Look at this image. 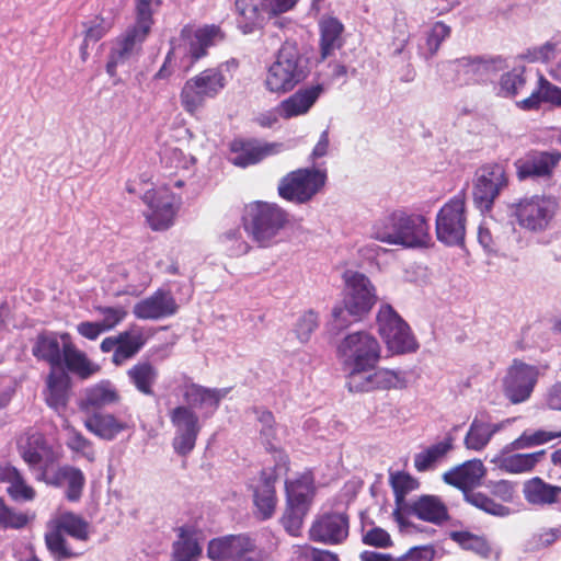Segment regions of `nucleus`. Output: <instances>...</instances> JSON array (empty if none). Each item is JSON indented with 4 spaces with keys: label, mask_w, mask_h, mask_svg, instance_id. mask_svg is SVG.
<instances>
[{
    "label": "nucleus",
    "mask_w": 561,
    "mask_h": 561,
    "mask_svg": "<svg viewBox=\"0 0 561 561\" xmlns=\"http://www.w3.org/2000/svg\"><path fill=\"white\" fill-rule=\"evenodd\" d=\"M32 355L49 366L45 379V402L58 413L68 407L73 378L85 381L101 369L77 347L68 332L42 330L33 341Z\"/></svg>",
    "instance_id": "1"
},
{
    "label": "nucleus",
    "mask_w": 561,
    "mask_h": 561,
    "mask_svg": "<svg viewBox=\"0 0 561 561\" xmlns=\"http://www.w3.org/2000/svg\"><path fill=\"white\" fill-rule=\"evenodd\" d=\"M376 288L368 276L354 272L345 278L343 299L332 309L328 330L339 334L352 323L363 320L377 302Z\"/></svg>",
    "instance_id": "2"
},
{
    "label": "nucleus",
    "mask_w": 561,
    "mask_h": 561,
    "mask_svg": "<svg viewBox=\"0 0 561 561\" xmlns=\"http://www.w3.org/2000/svg\"><path fill=\"white\" fill-rule=\"evenodd\" d=\"M373 237L390 245L405 249H422L431 244L427 219L415 213L397 209L382 218L373 228Z\"/></svg>",
    "instance_id": "3"
},
{
    "label": "nucleus",
    "mask_w": 561,
    "mask_h": 561,
    "mask_svg": "<svg viewBox=\"0 0 561 561\" xmlns=\"http://www.w3.org/2000/svg\"><path fill=\"white\" fill-rule=\"evenodd\" d=\"M311 71L310 58L295 41H285L268 66L265 89L278 95L293 91Z\"/></svg>",
    "instance_id": "4"
},
{
    "label": "nucleus",
    "mask_w": 561,
    "mask_h": 561,
    "mask_svg": "<svg viewBox=\"0 0 561 561\" xmlns=\"http://www.w3.org/2000/svg\"><path fill=\"white\" fill-rule=\"evenodd\" d=\"M288 222V213L276 203L252 202L245 206L242 215L245 232L263 248L270 247Z\"/></svg>",
    "instance_id": "5"
},
{
    "label": "nucleus",
    "mask_w": 561,
    "mask_h": 561,
    "mask_svg": "<svg viewBox=\"0 0 561 561\" xmlns=\"http://www.w3.org/2000/svg\"><path fill=\"white\" fill-rule=\"evenodd\" d=\"M336 355L348 373H368L381 358L378 340L367 331L348 333L336 347Z\"/></svg>",
    "instance_id": "6"
},
{
    "label": "nucleus",
    "mask_w": 561,
    "mask_h": 561,
    "mask_svg": "<svg viewBox=\"0 0 561 561\" xmlns=\"http://www.w3.org/2000/svg\"><path fill=\"white\" fill-rule=\"evenodd\" d=\"M327 172L316 168H300L284 175L277 193L283 199L302 205L310 202L325 185Z\"/></svg>",
    "instance_id": "7"
},
{
    "label": "nucleus",
    "mask_w": 561,
    "mask_h": 561,
    "mask_svg": "<svg viewBox=\"0 0 561 561\" xmlns=\"http://www.w3.org/2000/svg\"><path fill=\"white\" fill-rule=\"evenodd\" d=\"M376 322L378 333L391 353L407 354L413 353L419 348L410 325L391 305L383 304L380 306Z\"/></svg>",
    "instance_id": "8"
},
{
    "label": "nucleus",
    "mask_w": 561,
    "mask_h": 561,
    "mask_svg": "<svg viewBox=\"0 0 561 561\" xmlns=\"http://www.w3.org/2000/svg\"><path fill=\"white\" fill-rule=\"evenodd\" d=\"M206 552L211 561H263L256 539L248 533L213 538Z\"/></svg>",
    "instance_id": "9"
},
{
    "label": "nucleus",
    "mask_w": 561,
    "mask_h": 561,
    "mask_svg": "<svg viewBox=\"0 0 561 561\" xmlns=\"http://www.w3.org/2000/svg\"><path fill=\"white\" fill-rule=\"evenodd\" d=\"M557 208L558 202L554 197L533 195L510 205V213L520 227L536 232L548 227Z\"/></svg>",
    "instance_id": "10"
},
{
    "label": "nucleus",
    "mask_w": 561,
    "mask_h": 561,
    "mask_svg": "<svg viewBox=\"0 0 561 561\" xmlns=\"http://www.w3.org/2000/svg\"><path fill=\"white\" fill-rule=\"evenodd\" d=\"M465 194L451 197L436 215V238L448 247H462L466 236Z\"/></svg>",
    "instance_id": "11"
},
{
    "label": "nucleus",
    "mask_w": 561,
    "mask_h": 561,
    "mask_svg": "<svg viewBox=\"0 0 561 561\" xmlns=\"http://www.w3.org/2000/svg\"><path fill=\"white\" fill-rule=\"evenodd\" d=\"M225 85V76L219 70L206 69L184 83L180 93L181 104L187 113L193 114L207 100L215 99Z\"/></svg>",
    "instance_id": "12"
},
{
    "label": "nucleus",
    "mask_w": 561,
    "mask_h": 561,
    "mask_svg": "<svg viewBox=\"0 0 561 561\" xmlns=\"http://www.w3.org/2000/svg\"><path fill=\"white\" fill-rule=\"evenodd\" d=\"M508 175L504 165L500 163H486L476 173L472 197L476 208L482 214L490 213L494 201L500 193L508 186Z\"/></svg>",
    "instance_id": "13"
},
{
    "label": "nucleus",
    "mask_w": 561,
    "mask_h": 561,
    "mask_svg": "<svg viewBox=\"0 0 561 561\" xmlns=\"http://www.w3.org/2000/svg\"><path fill=\"white\" fill-rule=\"evenodd\" d=\"M539 368L514 358L502 379V392L512 404L526 402L539 379Z\"/></svg>",
    "instance_id": "14"
},
{
    "label": "nucleus",
    "mask_w": 561,
    "mask_h": 561,
    "mask_svg": "<svg viewBox=\"0 0 561 561\" xmlns=\"http://www.w3.org/2000/svg\"><path fill=\"white\" fill-rule=\"evenodd\" d=\"M150 30L146 26L133 24L127 30L116 37L107 57L105 70L107 75L115 78L114 84L122 82V79L117 77V67L126 62L134 53H139L141 46L149 35Z\"/></svg>",
    "instance_id": "15"
},
{
    "label": "nucleus",
    "mask_w": 561,
    "mask_h": 561,
    "mask_svg": "<svg viewBox=\"0 0 561 561\" xmlns=\"http://www.w3.org/2000/svg\"><path fill=\"white\" fill-rule=\"evenodd\" d=\"M170 420L175 427L172 439L174 453L181 457H186L195 448L201 432L198 415L188 407H176L171 411Z\"/></svg>",
    "instance_id": "16"
},
{
    "label": "nucleus",
    "mask_w": 561,
    "mask_h": 561,
    "mask_svg": "<svg viewBox=\"0 0 561 561\" xmlns=\"http://www.w3.org/2000/svg\"><path fill=\"white\" fill-rule=\"evenodd\" d=\"M560 161L561 152L558 150H530L514 161L516 178L519 182L550 178Z\"/></svg>",
    "instance_id": "17"
},
{
    "label": "nucleus",
    "mask_w": 561,
    "mask_h": 561,
    "mask_svg": "<svg viewBox=\"0 0 561 561\" xmlns=\"http://www.w3.org/2000/svg\"><path fill=\"white\" fill-rule=\"evenodd\" d=\"M121 400V393L114 382L102 379L82 390L77 405L81 413L88 415L105 411L106 408L118 404Z\"/></svg>",
    "instance_id": "18"
},
{
    "label": "nucleus",
    "mask_w": 561,
    "mask_h": 561,
    "mask_svg": "<svg viewBox=\"0 0 561 561\" xmlns=\"http://www.w3.org/2000/svg\"><path fill=\"white\" fill-rule=\"evenodd\" d=\"M458 72L467 76L468 81L486 83L497 72L506 69V59L502 56H465L455 61Z\"/></svg>",
    "instance_id": "19"
},
{
    "label": "nucleus",
    "mask_w": 561,
    "mask_h": 561,
    "mask_svg": "<svg viewBox=\"0 0 561 561\" xmlns=\"http://www.w3.org/2000/svg\"><path fill=\"white\" fill-rule=\"evenodd\" d=\"M350 519L345 513H329L313 522L310 538L327 545H340L348 537Z\"/></svg>",
    "instance_id": "20"
},
{
    "label": "nucleus",
    "mask_w": 561,
    "mask_h": 561,
    "mask_svg": "<svg viewBox=\"0 0 561 561\" xmlns=\"http://www.w3.org/2000/svg\"><path fill=\"white\" fill-rule=\"evenodd\" d=\"M179 306L169 290L158 289L151 296L139 300L133 313L141 320H159L176 313Z\"/></svg>",
    "instance_id": "21"
},
{
    "label": "nucleus",
    "mask_w": 561,
    "mask_h": 561,
    "mask_svg": "<svg viewBox=\"0 0 561 561\" xmlns=\"http://www.w3.org/2000/svg\"><path fill=\"white\" fill-rule=\"evenodd\" d=\"M324 92L322 83L300 88L277 106L278 115L284 119L307 114Z\"/></svg>",
    "instance_id": "22"
},
{
    "label": "nucleus",
    "mask_w": 561,
    "mask_h": 561,
    "mask_svg": "<svg viewBox=\"0 0 561 561\" xmlns=\"http://www.w3.org/2000/svg\"><path fill=\"white\" fill-rule=\"evenodd\" d=\"M484 474L483 462L480 459H471L445 472L443 480L462 491L465 495L466 492L472 491V488L480 485Z\"/></svg>",
    "instance_id": "23"
},
{
    "label": "nucleus",
    "mask_w": 561,
    "mask_h": 561,
    "mask_svg": "<svg viewBox=\"0 0 561 561\" xmlns=\"http://www.w3.org/2000/svg\"><path fill=\"white\" fill-rule=\"evenodd\" d=\"M408 513L438 526L450 519L446 504L437 495H421L409 505Z\"/></svg>",
    "instance_id": "24"
},
{
    "label": "nucleus",
    "mask_w": 561,
    "mask_h": 561,
    "mask_svg": "<svg viewBox=\"0 0 561 561\" xmlns=\"http://www.w3.org/2000/svg\"><path fill=\"white\" fill-rule=\"evenodd\" d=\"M84 427L100 439L112 442L121 433L129 428V425L105 411L84 415Z\"/></svg>",
    "instance_id": "25"
},
{
    "label": "nucleus",
    "mask_w": 561,
    "mask_h": 561,
    "mask_svg": "<svg viewBox=\"0 0 561 561\" xmlns=\"http://www.w3.org/2000/svg\"><path fill=\"white\" fill-rule=\"evenodd\" d=\"M277 477L274 469H262L260 483L254 490L253 501L261 519L265 520L273 516L277 503L275 483Z\"/></svg>",
    "instance_id": "26"
},
{
    "label": "nucleus",
    "mask_w": 561,
    "mask_h": 561,
    "mask_svg": "<svg viewBox=\"0 0 561 561\" xmlns=\"http://www.w3.org/2000/svg\"><path fill=\"white\" fill-rule=\"evenodd\" d=\"M229 389L222 388H207L202 385L191 382L185 385L183 398L187 403L186 407L191 408H208L210 413H214L220 401L228 394Z\"/></svg>",
    "instance_id": "27"
},
{
    "label": "nucleus",
    "mask_w": 561,
    "mask_h": 561,
    "mask_svg": "<svg viewBox=\"0 0 561 561\" xmlns=\"http://www.w3.org/2000/svg\"><path fill=\"white\" fill-rule=\"evenodd\" d=\"M18 450L30 469L39 467L44 458L53 453L45 435L37 431L26 433L25 439L18 444Z\"/></svg>",
    "instance_id": "28"
},
{
    "label": "nucleus",
    "mask_w": 561,
    "mask_h": 561,
    "mask_svg": "<svg viewBox=\"0 0 561 561\" xmlns=\"http://www.w3.org/2000/svg\"><path fill=\"white\" fill-rule=\"evenodd\" d=\"M321 60L332 56L335 49L343 46V23L335 16L323 18L319 23Z\"/></svg>",
    "instance_id": "29"
},
{
    "label": "nucleus",
    "mask_w": 561,
    "mask_h": 561,
    "mask_svg": "<svg viewBox=\"0 0 561 561\" xmlns=\"http://www.w3.org/2000/svg\"><path fill=\"white\" fill-rule=\"evenodd\" d=\"M118 345L113 353L112 362L119 366L127 359L134 357L146 344V337L141 328L134 324L118 335Z\"/></svg>",
    "instance_id": "30"
},
{
    "label": "nucleus",
    "mask_w": 561,
    "mask_h": 561,
    "mask_svg": "<svg viewBox=\"0 0 561 561\" xmlns=\"http://www.w3.org/2000/svg\"><path fill=\"white\" fill-rule=\"evenodd\" d=\"M149 206L151 213L147 216V220L153 230H165L173 224L175 216L173 196L157 195L150 201Z\"/></svg>",
    "instance_id": "31"
},
{
    "label": "nucleus",
    "mask_w": 561,
    "mask_h": 561,
    "mask_svg": "<svg viewBox=\"0 0 561 561\" xmlns=\"http://www.w3.org/2000/svg\"><path fill=\"white\" fill-rule=\"evenodd\" d=\"M523 492L528 503L543 506L558 502L561 486L549 484L541 478L535 477L525 482Z\"/></svg>",
    "instance_id": "32"
},
{
    "label": "nucleus",
    "mask_w": 561,
    "mask_h": 561,
    "mask_svg": "<svg viewBox=\"0 0 561 561\" xmlns=\"http://www.w3.org/2000/svg\"><path fill=\"white\" fill-rule=\"evenodd\" d=\"M502 430V424H493L476 416L465 436L467 449L480 451L486 447L495 433Z\"/></svg>",
    "instance_id": "33"
},
{
    "label": "nucleus",
    "mask_w": 561,
    "mask_h": 561,
    "mask_svg": "<svg viewBox=\"0 0 561 561\" xmlns=\"http://www.w3.org/2000/svg\"><path fill=\"white\" fill-rule=\"evenodd\" d=\"M238 12L237 27L244 35L252 34L262 27L263 16L261 5L254 0H236Z\"/></svg>",
    "instance_id": "34"
},
{
    "label": "nucleus",
    "mask_w": 561,
    "mask_h": 561,
    "mask_svg": "<svg viewBox=\"0 0 561 561\" xmlns=\"http://www.w3.org/2000/svg\"><path fill=\"white\" fill-rule=\"evenodd\" d=\"M507 454L502 451L499 458V468L510 473H522L531 471L545 457L546 450L542 449L530 454Z\"/></svg>",
    "instance_id": "35"
},
{
    "label": "nucleus",
    "mask_w": 561,
    "mask_h": 561,
    "mask_svg": "<svg viewBox=\"0 0 561 561\" xmlns=\"http://www.w3.org/2000/svg\"><path fill=\"white\" fill-rule=\"evenodd\" d=\"M131 385L145 396H153V385L158 378V370L150 362H139L127 370Z\"/></svg>",
    "instance_id": "36"
},
{
    "label": "nucleus",
    "mask_w": 561,
    "mask_h": 561,
    "mask_svg": "<svg viewBox=\"0 0 561 561\" xmlns=\"http://www.w3.org/2000/svg\"><path fill=\"white\" fill-rule=\"evenodd\" d=\"M449 538L462 550L471 551L481 558H489L492 553V546L483 535H476L468 530H453Z\"/></svg>",
    "instance_id": "37"
},
{
    "label": "nucleus",
    "mask_w": 561,
    "mask_h": 561,
    "mask_svg": "<svg viewBox=\"0 0 561 561\" xmlns=\"http://www.w3.org/2000/svg\"><path fill=\"white\" fill-rule=\"evenodd\" d=\"M453 437L446 436L444 440L433 444L414 457V467L419 472H425L433 468L434 463L445 457L453 449Z\"/></svg>",
    "instance_id": "38"
},
{
    "label": "nucleus",
    "mask_w": 561,
    "mask_h": 561,
    "mask_svg": "<svg viewBox=\"0 0 561 561\" xmlns=\"http://www.w3.org/2000/svg\"><path fill=\"white\" fill-rule=\"evenodd\" d=\"M230 151L234 154L230 161L236 167L247 168L262 161L257 145L250 140L234 139L230 144Z\"/></svg>",
    "instance_id": "39"
},
{
    "label": "nucleus",
    "mask_w": 561,
    "mask_h": 561,
    "mask_svg": "<svg viewBox=\"0 0 561 561\" xmlns=\"http://www.w3.org/2000/svg\"><path fill=\"white\" fill-rule=\"evenodd\" d=\"M55 526L64 534L85 541L89 539V523L73 512H65L56 519Z\"/></svg>",
    "instance_id": "40"
},
{
    "label": "nucleus",
    "mask_w": 561,
    "mask_h": 561,
    "mask_svg": "<svg viewBox=\"0 0 561 561\" xmlns=\"http://www.w3.org/2000/svg\"><path fill=\"white\" fill-rule=\"evenodd\" d=\"M451 28L443 21L433 24L426 35L424 48H420V56L426 61L431 60L438 53L443 42L450 37Z\"/></svg>",
    "instance_id": "41"
},
{
    "label": "nucleus",
    "mask_w": 561,
    "mask_h": 561,
    "mask_svg": "<svg viewBox=\"0 0 561 561\" xmlns=\"http://www.w3.org/2000/svg\"><path fill=\"white\" fill-rule=\"evenodd\" d=\"M560 436L561 433L547 432L543 430L531 432L529 430H526L522 433L519 437L514 439L511 444L506 445L503 448V453H511L512 450L526 449L539 446Z\"/></svg>",
    "instance_id": "42"
},
{
    "label": "nucleus",
    "mask_w": 561,
    "mask_h": 561,
    "mask_svg": "<svg viewBox=\"0 0 561 561\" xmlns=\"http://www.w3.org/2000/svg\"><path fill=\"white\" fill-rule=\"evenodd\" d=\"M463 499L472 506L492 516L505 517L508 516L512 511L508 506L495 502L492 497L480 491L466 492Z\"/></svg>",
    "instance_id": "43"
},
{
    "label": "nucleus",
    "mask_w": 561,
    "mask_h": 561,
    "mask_svg": "<svg viewBox=\"0 0 561 561\" xmlns=\"http://www.w3.org/2000/svg\"><path fill=\"white\" fill-rule=\"evenodd\" d=\"M45 545L50 554L58 561L77 556V553L69 548L64 533L56 526L45 534Z\"/></svg>",
    "instance_id": "44"
},
{
    "label": "nucleus",
    "mask_w": 561,
    "mask_h": 561,
    "mask_svg": "<svg viewBox=\"0 0 561 561\" xmlns=\"http://www.w3.org/2000/svg\"><path fill=\"white\" fill-rule=\"evenodd\" d=\"M524 72L525 67H519L503 73L500 78V91L497 94L503 98L516 96L519 89L526 84Z\"/></svg>",
    "instance_id": "45"
},
{
    "label": "nucleus",
    "mask_w": 561,
    "mask_h": 561,
    "mask_svg": "<svg viewBox=\"0 0 561 561\" xmlns=\"http://www.w3.org/2000/svg\"><path fill=\"white\" fill-rule=\"evenodd\" d=\"M377 390L403 389L407 387V379L401 370L387 368H374Z\"/></svg>",
    "instance_id": "46"
},
{
    "label": "nucleus",
    "mask_w": 561,
    "mask_h": 561,
    "mask_svg": "<svg viewBox=\"0 0 561 561\" xmlns=\"http://www.w3.org/2000/svg\"><path fill=\"white\" fill-rule=\"evenodd\" d=\"M369 524L371 526L369 529H366L364 524L362 525V542L366 546L379 549L391 547L392 540L390 534L386 529L376 526L373 520Z\"/></svg>",
    "instance_id": "47"
},
{
    "label": "nucleus",
    "mask_w": 561,
    "mask_h": 561,
    "mask_svg": "<svg viewBox=\"0 0 561 561\" xmlns=\"http://www.w3.org/2000/svg\"><path fill=\"white\" fill-rule=\"evenodd\" d=\"M291 561H340V558L332 551L305 545L294 550Z\"/></svg>",
    "instance_id": "48"
},
{
    "label": "nucleus",
    "mask_w": 561,
    "mask_h": 561,
    "mask_svg": "<svg viewBox=\"0 0 561 561\" xmlns=\"http://www.w3.org/2000/svg\"><path fill=\"white\" fill-rule=\"evenodd\" d=\"M220 241L226 245L230 256H240L250 250V245L242 239L240 228L227 230L220 236Z\"/></svg>",
    "instance_id": "49"
},
{
    "label": "nucleus",
    "mask_w": 561,
    "mask_h": 561,
    "mask_svg": "<svg viewBox=\"0 0 561 561\" xmlns=\"http://www.w3.org/2000/svg\"><path fill=\"white\" fill-rule=\"evenodd\" d=\"M201 552L202 549L198 542L191 537H186L173 543L171 561H192Z\"/></svg>",
    "instance_id": "50"
},
{
    "label": "nucleus",
    "mask_w": 561,
    "mask_h": 561,
    "mask_svg": "<svg viewBox=\"0 0 561 561\" xmlns=\"http://www.w3.org/2000/svg\"><path fill=\"white\" fill-rule=\"evenodd\" d=\"M308 512L305 508L286 504V510L280 519L285 530L290 535H298Z\"/></svg>",
    "instance_id": "51"
},
{
    "label": "nucleus",
    "mask_w": 561,
    "mask_h": 561,
    "mask_svg": "<svg viewBox=\"0 0 561 561\" xmlns=\"http://www.w3.org/2000/svg\"><path fill=\"white\" fill-rule=\"evenodd\" d=\"M69 473L66 479L67 489L65 497L69 502H78L82 496V491L85 484V478L81 469L77 467L69 468Z\"/></svg>",
    "instance_id": "52"
},
{
    "label": "nucleus",
    "mask_w": 561,
    "mask_h": 561,
    "mask_svg": "<svg viewBox=\"0 0 561 561\" xmlns=\"http://www.w3.org/2000/svg\"><path fill=\"white\" fill-rule=\"evenodd\" d=\"M319 327V316L313 310L306 311L297 321L295 333L301 343H307Z\"/></svg>",
    "instance_id": "53"
},
{
    "label": "nucleus",
    "mask_w": 561,
    "mask_h": 561,
    "mask_svg": "<svg viewBox=\"0 0 561 561\" xmlns=\"http://www.w3.org/2000/svg\"><path fill=\"white\" fill-rule=\"evenodd\" d=\"M73 466L58 467L56 470H49L47 465L39 466L36 474V480L45 482L47 485L60 488L66 483L69 468Z\"/></svg>",
    "instance_id": "54"
},
{
    "label": "nucleus",
    "mask_w": 561,
    "mask_h": 561,
    "mask_svg": "<svg viewBox=\"0 0 561 561\" xmlns=\"http://www.w3.org/2000/svg\"><path fill=\"white\" fill-rule=\"evenodd\" d=\"M375 371L363 376V373H348L346 388L351 392H370L377 390Z\"/></svg>",
    "instance_id": "55"
},
{
    "label": "nucleus",
    "mask_w": 561,
    "mask_h": 561,
    "mask_svg": "<svg viewBox=\"0 0 561 561\" xmlns=\"http://www.w3.org/2000/svg\"><path fill=\"white\" fill-rule=\"evenodd\" d=\"M7 493L15 502H30L36 496L34 488L25 482L22 473L10 483L7 488Z\"/></svg>",
    "instance_id": "56"
},
{
    "label": "nucleus",
    "mask_w": 561,
    "mask_h": 561,
    "mask_svg": "<svg viewBox=\"0 0 561 561\" xmlns=\"http://www.w3.org/2000/svg\"><path fill=\"white\" fill-rule=\"evenodd\" d=\"M556 44L552 42H546L541 46L527 48L523 54L518 56L519 59L528 62H549L554 57Z\"/></svg>",
    "instance_id": "57"
},
{
    "label": "nucleus",
    "mask_w": 561,
    "mask_h": 561,
    "mask_svg": "<svg viewBox=\"0 0 561 561\" xmlns=\"http://www.w3.org/2000/svg\"><path fill=\"white\" fill-rule=\"evenodd\" d=\"M67 447L72 451L80 453L89 460L94 458L93 444L81 432L72 428L69 431Z\"/></svg>",
    "instance_id": "58"
},
{
    "label": "nucleus",
    "mask_w": 561,
    "mask_h": 561,
    "mask_svg": "<svg viewBox=\"0 0 561 561\" xmlns=\"http://www.w3.org/2000/svg\"><path fill=\"white\" fill-rule=\"evenodd\" d=\"M416 481L408 473L398 472L391 477V486L393 489L396 504L400 505L403 502L408 492L415 488Z\"/></svg>",
    "instance_id": "59"
},
{
    "label": "nucleus",
    "mask_w": 561,
    "mask_h": 561,
    "mask_svg": "<svg viewBox=\"0 0 561 561\" xmlns=\"http://www.w3.org/2000/svg\"><path fill=\"white\" fill-rule=\"evenodd\" d=\"M152 4H161V0H135L136 22L135 24L151 30L153 24Z\"/></svg>",
    "instance_id": "60"
},
{
    "label": "nucleus",
    "mask_w": 561,
    "mask_h": 561,
    "mask_svg": "<svg viewBox=\"0 0 561 561\" xmlns=\"http://www.w3.org/2000/svg\"><path fill=\"white\" fill-rule=\"evenodd\" d=\"M95 310L103 316V320L100 323L103 325L105 331H110L121 323L127 316L124 307H103L99 306Z\"/></svg>",
    "instance_id": "61"
},
{
    "label": "nucleus",
    "mask_w": 561,
    "mask_h": 561,
    "mask_svg": "<svg viewBox=\"0 0 561 561\" xmlns=\"http://www.w3.org/2000/svg\"><path fill=\"white\" fill-rule=\"evenodd\" d=\"M436 550L433 545L413 546L403 554L396 557V561H433Z\"/></svg>",
    "instance_id": "62"
},
{
    "label": "nucleus",
    "mask_w": 561,
    "mask_h": 561,
    "mask_svg": "<svg viewBox=\"0 0 561 561\" xmlns=\"http://www.w3.org/2000/svg\"><path fill=\"white\" fill-rule=\"evenodd\" d=\"M83 26L85 42L96 43L110 31L111 25L102 16H95L92 21L84 22Z\"/></svg>",
    "instance_id": "63"
},
{
    "label": "nucleus",
    "mask_w": 561,
    "mask_h": 561,
    "mask_svg": "<svg viewBox=\"0 0 561 561\" xmlns=\"http://www.w3.org/2000/svg\"><path fill=\"white\" fill-rule=\"evenodd\" d=\"M539 84L542 89L541 94L545 103L561 107V88L551 83L542 75L539 76Z\"/></svg>",
    "instance_id": "64"
}]
</instances>
